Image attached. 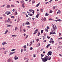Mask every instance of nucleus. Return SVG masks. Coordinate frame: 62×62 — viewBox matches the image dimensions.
Listing matches in <instances>:
<instances>
[{
	"instance_id": "58",
	"label": "nucleus",
	"mask_w": 62,
	"mask_h": 62,
	"mask_svg": "<svg viewBox=\"0 0 62 62\" xmlns=\"http://www.w3.org/2000/svg\"><path fill=\"white\" fill-rule=\"evenodd\" d=\"M15 14L16 15H17V14H18V13H17V12H16Z\"/></svg>"
},
{
	"instance_id": "52",
	"label": "nucleus",
	"mask_w": 62,
	"mask_h": 62,
	"mask_svg": "<svg viewBox=\"0 0 62 62\" xmlns=\"http://www.w3.org/2000/svg\"><path fill=\"white\" fill-rule=\"evenodd\" d=\"M39 39H37V41H39Z\"/></svg>"
},
{
	"instance_id": "33",
	"label": "nucleus",
	"mask_w": 62,
	"mask_h": 62,
	"mask_svg": "<svg viewBox=\"0 0 62 62\" xmlns=\"http://www.w3.org/2000/svg\"><path fill=\"white\" fill-rule=\"evenodd\" d=\"M48 14H47V13H46V14H45V15L46 16H48Z\"/></svg>"
},
{
	"instance_id": "57",
	"label": "nucleus",
	"mask_w": 62,
	"mask_h": 62,
	"mask_svg": "<svg viewBox=\"0 0 62 62\" xmlns=\"http://www.w3.org/2000/svg\"><path fill=\"white\" fill-rule=\"evenodd\" d=\"M9 23H12V22H11V21H9Z\"/></svg>"
},
{
	"instance_id": "43",
	"label": "nucleus",
	"mask_w": 62,
	"mask_h": 62,
	"mask_svg": "<svg viewBox=\"0 0 62 62\" xmlns=\"http://www.w3.org/2000/svg\"><path fill=\"white\" fill-rule=\"evenodd\" d=\"M35 19V18H33L32 19V21H34V19Z\"/></svg>"
},
{
	"instance_id": "37",
	"label": "nucleus",
	"mask_w": 62,
	"mask_h": 62,
	"mask_svg": "<svg viewBox=\"0 0 62 62\" xmlns=\"http://www.w3.org/2000/svg\"><path fill=\"white\" fill-rule=\"evenodd\" d=\"M22 32V29H21V28H20V32Z\"/></svg>"
},
{
	"instance_id": "39",
	"label": "nucleus",
	"mask_w": 62,
	"mask_h": 62,
	"mask_svg": "<svg viewBox=\"0 0 62 62\" xmlns=\"http://www.w3.org/2000/svg\"><path fill=\"white\" fill-rule=\"evenodd\" d=\"M55 32H53V33H52V32H51V34H55Z\"/></svg>"
},
{
	"instance_id": "24",
	"label": "nucleus",
	"mask_w": 62,
	"mask_h": 62,
	"mask_svg": "<svg viewBox=\"0 0 62 62\" xmlns=\"http://www.w3.org/2000/svg\"><path fill=\"white\" fill-rule=\"evenodd\" d=\"M41 56H42V57H43L44 56V55L43 54H41Z\"/></svg>"
},
{
	"instance_id": "40",
	"label": "nucleus",
	"mask_w": 62,
	"mask_h": 62,
	"mask_svg": "<svg viewBox=\"0 0 62 62\" xmlns=\"http://www.w3.org/2000/svg\"><path fill=\"white\" fill-rule=\"evenodd\" d=\"M47 38L48 39H49L50 38V37L49 36H47Z\"/></svg>"
},
{
	"instance_id": "64",
	"label": "nucleus",
	"mask_w": 62,
	"mask_h": 62,
	"mask_svg": "<svg viewBox=\"0 0 62 62\" xmlns=\"http://www.w3.org/2000/svg\"><path fill=\"white\" fill-rule=\"evenodd\" d=\"M26 49L24 48V51H26Z\"/></svg>"
},
{
	"instance_id": "23",
	"label": "nucleus",
	"mask_w": 62,
	"mask_h": 62,
	"mask_svg": "<svg viewBox=\"0 0 62 62\" xmlns=\"http://www.w3.org/2000/svg\"><path fill=\"white\" fill-rule=\"evenodd\" d=\"M23 47L24 48H24H26V46L25 45Z\"/></svg>"
},
{
	"instance_id": "14",
	"label": "nucleus",
	"mask_w": 62,
	"mask_h": 62,
	"mask_svg": "<svg viewBox=\"0 0 62 62\" xmlns=\"http://www.w3.org/2000/svg\"><path fill=\"white\" fill-rule=\"evenodd\" d=\"M39 4H40V3H38V4L36 6V7H39Z\"/></svg>"
},
{
	"instance_id": "16",
	"label": "nucleus",
	"mask_w": 62,
	"mask_h": 62,
	"mask_svg": "<svg viewBox=\"0 0 62 62\" xmlns=\"http://www.w3.org/2000/svg\"><path fill=\"white\" fill-rule=\"evenodd\" d=\"M8 32V30H6V31L5 32V33H4V34H6V33H7Z\"/></svg>"
},
{
	"instance_id": "49",
	"label": "nucleus",
	"mask_w": 62,
	"mask_h": 62,
	"mask_svg": "<svg viewBox=\"0 0 62 62\" xmlns=\"http://www.w3.org/2000/svg\"><path fill=\"white\" fill-rule=\"evenodd\" d=\"M53 12V11L52 10H50V13H52Z\"/></svg>"
},
{
	"instance_id": "19",
	"label": "nucleus",
	"mask_w": 62,
	"mask_h": 62,
	"mask_svg": "<svg viewBox=\"0 0 62 62\" xmlns=\"http://www.w3.org/2000/svg\"><path fill=\"white\" fill-rule=\"evenodd\" d=\"M50 44H49L47 45L46 46V47L47 48H48V47H49V46H50Z\"/></svg>"
},
{
	"instance_id": "4",
	"label": "nucleus",
	"mask_w": 62,
	"mask_h": 62,
	"mask_svg": "<svg viewBox=\"0 0 62 62\" xmlns=\"http://www.w3.org/2000/svg\"><path fill=\"white\" fill-rule=\"evenodd\" d=\"M38 30H39L38 29H36L34 32L33 33L34 35H35V34H36V33H37Z\"/></svg>"
},
{
	"instance_id": "3",
	"label": "nucleus",
	"mask_w": 62,
	"mask_h": 62,
	"mask_svg": "<svg viewBox=\"0 0 62 62\" xmlns=\"http://www.w3.org/2000/svg\"><path fill=\"white\" fill-rule=\"evenodd\" d=\"M53 29L55 30L56 29H57V27L56 26H55V27L54 26V25H53Z\"/></svg>"
},
{
	"instance_id": "56",
	"label": "nucleus",
	"mask_w": 62,
	"mask_h": 62,
	"mask_svg": "<svg viewBox=\"0 0 62 62\" xmlns=\"http://www.w3.org/2000/svg\"><path fill=\"white\" fill-rule=\"evenodd\" d=\"M15 11V9H13V12H14V11Z\"/></svg>"
},
{
	"instance_id": "46",
	"label": "nucleus",
	"mask_w": 62,
	"mask_h": 62,
	"mask_svg": "<svg viewBox=\"0 0 62 62\" xmlns=\"http://www.w3.org/2000/svg\"><path fill=\"white\" fill-rule=\"evenodd\" d=\"M4 6H5V5H2L1 6V7L2 8H3V7H4Z\"/></svg>"
},
{
	"instance_id": "35",
	"label": "nucleus",
	"mask_w": 62,
	"mask_h": 62,
	"mask_svg": "<svg viewBox=\"0 0 62 62\" xmlns=\"http://www.w3.org/2000/svg\"><path fill=\"white\" fill-rule=\"evenodd\" d=\"M46 37H45V36H43V39H45V38H46Z\"/></svg>"
},
{
	"instance_id": "15",
	"label": "nucleus",
	"mask_w": 62,
	"mask_h": 62,
	"mask_svg": "<svg viewBox=\"0 0 62 62\" xmlns=\"http://www.w3.org/2000/svg\"><path fill=\"white\" fill-rule=\"evenodd\" d=\"M40 10L41 12H42L43 11V9L42 8H41V9Z\"/></svg>"
},
{
	"instance_id": "21",
	"label": "nucleus",
	"mask_w": 62,
	"mask_h": 62,
	"mask_svg": "<svg viewBox=\"0 0 62 62\" xmlns=\"http://www.w3.org/2000/svg\"><path fill=\"white\" fill-rule=\"evenodd\" d=\"M39 14H38L36 16V18H38V17H39Z\"/></svg>"
},
{
	"instance_id": "60",
	"label": "nucleus",
	"mask_w": 62,
	"mask_h": 62,
	"mask_svg": "<svg viewBox=\"0 0 62 62\" xmlns=\"http://www.w3.org/2000/svg\"><path fill=\"white\" fill-rule=\"evenodd\" d=\"M25 15L26 17H28V15H27L26 14Z\"/></svg>"
},
{
	"instance_id": "9",
	"label": "nucleus",
	"mask_w": 62,
	"mask_h": 62,
	"mask_svg": "<svg viewBox=\"0 0 62 62\" xmlns=\"http://www.w3.org/2000/svg\"><path fill=\"white\" fill-rule=\"evenodd\" d=\"M10 5H8L6 6V8H10Z\"/></svg>"
},
{
	"instance_id": "7",
	"label": "nucleus",
	"mask_w": 62,
	"mask_h": 62,
	"mask_svg": "<svg viewBox=\"0 0 62 62\" xmlns=\"http://www.w3.org/2000/svg\"><path fill=\"white\" fill-rule=\"evenodd\" d=\"M6 13H8L7 14V15H8V14H10V12H9V11H8Z\"/></svg>"
},
{
	"instance_id": "45",
	"label": "nucleus",
	"mask_w": 62,
	"mask_h": 62,
	"mask_svg": "<svg viewBox=\"0 0 62 62\" xmlns=\"http://www.w3.org/2000/svg\"><path fill=\"white\" fill-rule=\"evenodd\" d=\"M58 21H60V22H61L62 21V20L61 19H59L58 20Z\"/></svg>"
},
{
	"instance_id": "63",
	"label": "nucleus",
	"mask_w": 62,
	"mask_h": 62,
	"mask_svg": "<svg viewBox=\"0 0 62 62\" xmlns=\"http://www.w3.org/2000/svg\"><path fill=\"white\" fill-rule=\"evenodd\" d=\"M25 35H26L24 33L23 34V35H24V36H25Z\"/></svg>"
},
{
	"instance_id": "50",
	"label": "nucleus",
	"mask_w": 62,
	"mask_h": 62,
	"mask_svg": "<svg viewBox=\"0 0 62 62\" xmlns=\"http://www.w3.org/2000/svg\"><path fill=\"white\" fill-rule=\"evenodd\" d=\"M23 31H24V32H25L26 31H25V29H23Z\"/></svg>"
},
{
	"instance_id": "28",
	"label": "nucleus",
	"mask_w": 62,
	"mask_h": 62,
	"mask_svg": "<svg viewBox=\"0 0 62 62\" xmlns=\"http://www.w3.org/2000/svg\"><path fill=\"white\" fill-rule=\"evenodd\" d=\"M15 49H13L12 50H11V51L12 52H13V51H15Z\"/></svg>"
},
{
	"instance_id": "8",
	"label": "nucleus",
	"mask_w": 62,
	"mask_h": 62,
	"mask_svg": "<svg viewBox=\"0 0 62 62\" xmlns=\"http://www.w3.org/2000/svg\"><path fill=\"white\" fill-rule=\"evenodd\" d=\"M31 11H32L31 12L32 13L33 15L34 14V13H35L34 11V10L32 9L31 10Z\"/></svg>"
},
{
	"instance_id": "5",
	"label": "nucleus",
	"mask_w": 62,
	"mask_h": 62,
	"mask_svg": "<svg viewBox=\"0 0 62 62\" xmlns=\"http://www.w3.org/2000/svg\"><path fill=\"white\" fill-rule=\"evenodd\" d=\"M48 53L50 55H52V51H49L48 52Z\"/></svg>"
},
{
	"instance_id": "55",
	"label": "nucleus",
	"mask_w": 62,
	"mask_h": 62,
	"mask_svg": "<svg viewBox=\"0 0 62 62\" xmlns=\"http://www.w3.org/2000/svg\"><path fill=\"white\" fill-rule=\"evenodd\" d=\"M46 42V40H45L44 41V42Z\"/></svg>"
},
{
	"instance_id": "13",
	"label": "nucleus",
	"mask_w": 62,
	"mask_h": 62,
	"mask_svg": "<svg viewBox=\"0 0 62 62\" xmlns=\"http://www.w3.org/2000/svg\"><path fill=\"white\" fill-rule=\"evenodd\" d=\"M30 23H29V22H26V23H25V24H30Z\"/></svg>"
},
{
	"instance_id": "11",
	"label": "nucleus",
	"mask_w": 62,
	"mask_h": 62,
	"mask_svg": "<svg viewBox=\"0 0 62 62\" xmlns=\"http://www.w3.org/2000/svg\"><path fill=\"white\" fill-rule=\"evenodd\" d=\"M15 60H17V59H18V57H16V56H15Z\"/></svg>"
},
{
	"instance_id": "54",
	"label": "nucleus",
	"mask_w": 62,
	"mask_h": 62,
	"mask_svg": "<svg viewBox=\"0 0 62 62\" xmlns=\"http://www.w3.org/2000/svg\"><path fill=\"white\" fill-rule=\"evenodd\" d=\"M46 28H47V29H49V26H47L46 27Z\"/></svg>"
},
{
	"instance_id": "29",
	"label": "nucleus",
	"mask_w": 62,
	"mask_h": 62,
	"mask_svg": "<svg viewBox=\"0 0 62 62\" xmlns=\"http://www.w3.org/2000/svg\"><path fill=\"white\" fill-rule=\"evenodd\" d=\"M45 31H46L47 32H48V29H45Z\"/></svg>"
},
{
	"instance_id": "61",
	"label": "nucleus",
	"mask_w": 62,
	"mask_h": 62,
	"mask_svg": "<svg viewBox=\"0 0 62 62\" xmlns=\"http://www.w3.org/2000/svg\"><path fill=\"white\" fill-rule=\"evenodd\" d=\"M48 3V2H45V4H47V3Z\"/></svg>"
},
{
	"instance_id": "62",
	"label": "nucleus",
	"mask_w": 62,
	"mask_h": 62,
	"mask_svg": "<svg viewBox=\"0 0 62 62\" xmlns=\"http://www.w3.org/2000/svg\"><path fill=\"white\" fill-rule=\"evenodd\" d=\"M29 11H30L31 12V9H30L29 10Z\"/></svg>"
},
{
	"instance_id": "18",
	"label": "nucleus",
	"mask_w": 62,
	"mask_h": 62,
	"mask_svg": "<svg viewBox=\"0 0 62 62\" xmlns=\"http://www.w3.org/2000/svg\"><path fill=\"white\" fill-rule=\"evenodd\" d=\"M34 3H35V1L34 0H33L32 1V4H34Z\"/></svg>"
},
{
	"instance_id": "41",
	"label": "nucleus",
	"mask_w": 62,
	"mask_h": 62,
	"mask_svg": "<svg viewBox=\"0 0 62 62\" xmlns=\"http://www.w3.org/2000/svg\"><path fill=\"white\" fill-rule=\"evenodd\" d=\"M46 20V18H45L44 19V21H45Z\"/></svg>"
},
{
	"instance_id": "22",
	"label": "nucleus",
	"mask_w": 62,
	"mask_h": 62,
	"mask_svg": "<svg viewBox=\"0 0 62 62\" xmlns=\"http://www.w3.org/2000/svg\"><path fill=\"white\" fill-rule=\"evenodd\" d=\"M15 29V30H18V28L17 27H16Z\"/></svg>"
},
{
	"instance_id": "25",
	"label": "nucleus",
	"mask_w": 62,
	"mask_h": 62,
	"mask_svg": "<svg viewBox=\"0 0 62 62\" xmlns=\"http://www.w3.org/2000/svg\"><path fill=\"white\" fill-rule=\"evenodd\" d=\"M10 21L9 20V18H8V20H7V22H8V23H9V21Z\"/></svg>"
},
{
	"instance_id": "51",
	"label": "nucleus",
	"mask_w": 62,
	"mask_h": 62,
	"mask_svg": "<svg viewBox=\"0 0 62 62\" xmlns=\"http://www.w3.org/2000/svg\"><path fill=\"white\" fill-rule=\"evenodd\" d=\"M30 43H31V44H30L29 45V46H31V41Z\"/></svg>"
},
{
	"instance_id": "42",
	"label": "nucleus",
	"mask_w": 62,
	"mask_h": 62,
	"mask_svg": "<svg viewBox=\"0 0 62 62\" xmlns=\"http://www.w3.org/2000/svg\"><path fill=\"white\" fill-rule=\"evenodd\" d=\"M43 30H42L41 31V32L42 34V33H43Z\"/></svg>"
},
{
	"instance_id": "44",
	"label": "nucleus",
	"mask_w": 62,
	"mask_h": 62,
	"mask_svg": "<svg viewBox=\"0 0 62 62\" xmlns=\"http://www.w3.org/2000/svg\"><path fill=\"white\" fill-rule=\"evenodd\" d=\"M11 6L12 7H14V6L13 5H11Z\"/></svg>"
},
{
	"instance_id": "36",
	"label": "nucleus",
	"mask_w": 62,
	"mask_h": 62,
	"mask_svg": "<svg viewBox=\"0 0 62 62\" xmlns=\"http://www.w3.org/2000/svg\"><path fill=\"white\" fill-rule=\"evenodd\" d=\"M23 49H21V53H23Z\"/></svg>"
},
{
	"instance_id": "26",
	"label": "nucleus",
	"mask_w": 62,
	"mask_h": 62,
	"mask_svg": "<svg viewBox=\"0 0 62 62\" xmlns=\"http://www.w3.org/2000/svg\"><path fill=\"white\" fill-rule=\"evenodd\" d=\"M40 43H39L37 45V47L38 46L39 47V46H40Z\"/></svg>"
},
{
	"instance_id": "12",
	"label": "nucleus",
	"mask_w": 62,
	"mask_h": 62,
	"mask_svg": "<svg viewBox=\"0 0 62 62\" xmlns=\"http://www.w3.org/2000/svg\"><path fill=\"white\" fill-rule=\"evenodd\" d=\"M61 13V11H58L57 14H60Z\"/></svg>"
},
{
	"instance_id": "53",
	"label": "nucleus",
	"mask_w": 62,
	"mask_h": 62,
	"mask_svg": "<svg viewBox=\"0 0 62 62\" xmlns=\"http://www.w3.org/2000/svg\"><path fill=\"white\" fill-rule=\"evenodd\" d=\"M3 19V17H0V19Z\"/></svg>"
},
{
	"instance_id": "59",
	"label": "nucleus",
	"mask_w": 62,
	"mask_h": 62,
	"mask_svg": "<svg viewBox=\"0 0 62 62\" xmlns=\"http://www.w3.org/2000/svg\"><path fill=\"white\" fill-rule=\"evenodd\" d=\"M24 8H25V6H24V5H23L22 6Z\"/></svg>"
},
{
	"instance_id": "2",
	"label": "nucleus",
	"mask_w": 62,
	"mask_h": 62,
	"mask_svg": "<svg viewBox=\"0 0 62 62\" xmlns=\"http://www.w3.org/2000/svg\"><path fill=\"white\" fill-rule=\"evenodd\" d=\"M49 42L51 43H54V40H53V38H51V39L49 41Z\"/></svg>"
},
{
	"instance_id": "32",
	"label": "nucleus",
	"mask_w": 62,
	"mask_h": 62,
	"mask_svg": "<svg viewBox=\"0 0 62 62\" xmlns=\"http://www.w3.org/2000/svg\"><path fill=\"white\" fill-rule=\"evenodd\" d=\"M21 3H22L23 4H24V1H23V0H22V1H21Z\"/></svg>"
},
{
	"instance_id": "27",
	"label": "nucleus",
	"mask_w": 62,
	"mask_h": 62,
	"mask_svg": "<svg viewBox=\"0 0 62 62\" xmlns=\"http://www.w3.org/2000/svg\"><path fill=\"white\" fill-rule=\"evenodd\" d=\"M17 36V35H12V37H16Z\"/></svg>"
},
{
	"instance_id": "48",
	"label": "nucleus",
	"mask_w": 62,
	"mask_h": 62,
	"mask_svg": "<svg viewBox=\"0 0 62 62\" xmlns=\"http://www.w3.org/2000/svg\"><path fill=\"white\" fill-rule=\"evenodd\" d=\"M28 14L30 16H31V14Z\"/></svg>"
},
{
	"instance_id": "31",
	"label": "nucleus",
	"mask_w": 62,
	"mask_h": 62,
	"mask_svg": "<svg viewBox=\"0 0 62 62\" xmlns=\"http://www.w3.org/2000/svg\"><path fill=\"white\" fill-rule=\"evenodd\" d=\"M11 18H12L13 19H14V16H11Z\"/></svg>"
},
{
	"instance_id": "6",
	"label": "nucleus",
	"mask_w": 62,
	"mask_h": 62,
	"mask_svg": "<svg viewBox=\"0 0 62 62\" xmlns=\"http://www.w3.org/2000/svg\"><path fill=\"white\" fill-rule=\"evenodd\" d=\"M15 53V52H10L9 54V55H11L12 54H14Z\"/></svg>"
},
{
	"instance_id": "47",
	"label": "nucleus",
	"mask_w": 62,
	"mask_h": 62,
	"mask_svg": "<svg viewBox=\"0 0 62 62\" xmlns=\"http://www.w3.org/2000/svg\"><path fill=\"white\" fill-rule=\"evenodd\" d=\"M28 37V35H27L26 36V37L25 39H27V37Z\"/></svg>"
},
{
	"instance_id": "1",
	"label": "nucleus",
	"mask_w": 62,
	"mask_h": 62,
	"mask_svg": "<svg viewBox=\"0 0 62 62\" xmlns=\"http://www.w3.org/2000/svg\"><path fill=\"white\" fill-rule=\"evenodd\" d=\"M41 58L43 62H46L48 60H51V57H50L49 58L48 56L45 55L44 58L41 57Z\"/></svg>"
},
{
	"instance_id": "10",
	"label": "nucleus",
	"mask_w": 62,
	"mask_h": 62,
	"mask_svg": "<svg viewBox=\"0 0 62 62\" xmlns=\"http://www.w3.org/2000/svg\"><path fill=\"white\" fill-rule=\"evenodd\" d=\"M57 6H54L53 7V8L54 9H55V8H57Z\"/></svg>"
},
{
	"instance_id": "20",
	"label": "nucleus",
	"mask_w": 62,
	"mask_h": 62,
	"mask_svg": "<svg viewBox=\"0 0 62 62\" xmlns=\"http://www.w3.org/2000/svg\"><path fill=\"white\" fill-rule=\"evenodd\" d=\"M40 34V32H39L38 33V36H39V35Z\"/></svg>"
},
{
	"instance_id": "38",
	"label": "nucleus",
	"mask_w": 62,
	"mask_h": 62,
	"mask_svg": "<svg viewBox=\"0 0 62 62\" xmlns=\"http://www.w3.org/2000/svg\"><path fill=\"white\" fill-rule=\"evenodd\" d=\"M11 26V25H9L7 26V27H9Z\"/></svg>"
},
{
	"instance_id": "17",
	"label": "nucleus",
	"mask_w": 62,
	"mask_h": 62,
	"mask_svg": "<svg viewBox=\"0 0 62 62\" xmlns=\"http://www.w3.org/2000/svg\"><path fill=\"white\" fill-rule=\"evenodd\" d=\"M8 62H10V59H8Z\"/></svg>"
},
{
	"instance_id": "34",
	"label": "nucleus",
	"mask_w": 62,
	"mask_h": 62,
	"mask_svg": "<svg viewBox=\"0 0 62 62\" xmlns=\"http://www.w3.org/2000/svg\"><path fill=\"white\" fill-rule=\"evenodd\" d=\"M49 20L50 21H51V20H53V19H52V18H49Z\"/></svg>"
},
{
	"instance_id": "30",
	"label": "nucleus",
	"mask_w": 62,
	"mask_h": 62,
	"mask_svg": "<svg viewBox=\"0 0 62 62\" xmlns=\"http://www.w3.org/2000/svg\"><path fill=\"white\" fill-rule=\"evenodd\" d=\"M31 18L29 17L28 19L27 20H31Z\"/></svg>"
}]
</instances>
